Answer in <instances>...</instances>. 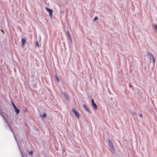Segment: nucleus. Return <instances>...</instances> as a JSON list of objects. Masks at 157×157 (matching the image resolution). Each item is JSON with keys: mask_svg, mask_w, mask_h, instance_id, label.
<instances>
[{"mask_svg": "<svg viewBox=\"0 0 157 157\" xmlns=\"http://www.w3.org/2000/svg\"><path fill=\"white\" fill-rule=\"evenodd\" d=\"M109 142L108 145L109 147V150L111 151V152L114 154L115 153V151L114 148V147L113 144V142L110 140H108Z\"/></svg>", "mask_w": 157, "mask_h": 157, "instance_id": "f257e3e1", "label": "nucleus"}, {"mask_svg": "<svg viewBox=\"0 0 157 157\" xmlns=\"http://www.w3.org/2000/svg\"><path fill=\"white\" fill-rule=\"evenodd\" d=\"M91 105L93 109L94 110H97V106L96 104L94 103L93 99H92L91 100Z\"/></svg>", "mask_w": 157, "mask_h": 157, "instance_id": "f03ea898", "label": "nucleus"}, {"mask_svg": "<svg viewBox=\"0 0 157 157\" xmlns=\"http://www.w3.org/2000/svg\"><path fill=\"white\" fill-rule=\"evenodd\" d=\"M45 10L48 13L49 16L51 17H52V9H50L47 7H45Z\"/></svg>", "mask_w": 157, "mask_h": 157, "instance_id": "7ed1b4c3", "label": "nucleus"}, {"mask_svg": "<svg viewBox=\"0 0 157 157\" xmlns=\"http://www.w3.org/2000/svg\"><path fill=\"white\" fill-rule=\"evenodd\" d=\"M72 111L74 113L76 117L78 119L80 116V115L79 113L74 109H72Z\"/></svg>", "mask_w": 157, "mask_h": 157, "instance_id": "20e7f679", "label": "nucleus"}, {"mask_svg": "<svg viewBox=\"0 0 157 157\" xmlns=\"http://www.w3.org/2000/svg\"><path fill=\"white\" fill-rule=\"evenodd\" d=\"M149 57L150 59V60L153 63H155V59L153 57V56L151 55H149Z\"/></svg>", "mask_w": 157, "mask_h": 157, "instance_id": "39448f33", "label": "nucleus"}, {"mask_svg": "<svg viewBox=\"0 0 157 157\" xmlns=\"http://www.w3.org/2000/svg\"><path fill=\"white\" fill-rule=\"evenodd\" d=\"M83 108H84V109L87 111V112H88L89 113H90V111L89 109L87 107L86 105H83Z\"/></svg>", "mask_w": 157, "mask_h": 157, "instance_id": "423d86ee", "label": "nucleus"}, {"mask_svg": "<svg viewBox=\"0 0 157 157\" xmlns=\"http://www.w3.org/2000/svg\"><path fill=\"white\" fill-rule=\"evenodd\" d=\"M67 36H68V38L69 39V40L71 42V41H72L71 38V36H70V34L69 33V32H67Z\"/></svg>", "mask_w": 157, "mask_h": 157, "instance_id": "0eeeda50", "label": "nucleus"}, {"mask_svg": "<svg viewBox=\"0 0 157 157\" xmlns=\"http://www.w3.org/2000/svg\"><path fill=\"white\" fill-rule=\"evenodd\" d=\"M63 97L67 100H68L69 99L68 97L67 94L65 93L63 94Z\"/></svg>", "mask_w": 157, "mask_h": 157, "instance_id": "6e6552de", "label": "nucleus"}, {"mask_svg": "<svg viewBox=\"0 0 157 157\" xmlns=\"http://www.w3.org/2000/svg\"><path fill=\"white\" fill-rule=\"evenodd\" d=\"M22 46H23L25 42V40L24 38H22L21 40Z\"/></svg>", "mask_w": 157, "mask_h": 157, "instance_id": "1a4fd4ad", "label": "nucleus"}, {"mask_svg": "<svg viewBox=\"0 0 157 157\" xmlns=\"http://www.w3.org/2000/svg\"><path fill=\"white\" fill-rule=\"evenodd\" d=\"M40 117L42 118H45L46 117V115L45 113H43L42 114H41Z\"/></svg>", "mask_w": 157, "mask_h": 157, "instance_id": "9d476101", "label": "nucleus"}, {"mask_svg": "<svg viewBox=\"0 0 157 157\" xmlns=\"http://www.w3.org/2000/svg\"><path fill=\"white\" fill-rule=\"evenodd\" d=\"M14 110L15 112L17 114H18L20 113V110L17 108Z\"/></svg>", "mask_w": 157, "mask_h": 157, "instance_id": "9b49d317", "label": "nucleus"}, {"mask_svg": "<svg viewBox=\"0 0 157 157\" xmlns=\"http://www.w3.org/2000/svg\"><path fill=\"white\" fill-rule=\"evenodd\" d=\"M153 28L155 31H157V25H153Z\"/></svg>", "mask_w": 157, "mask_h": 157, "instance_id": "f8f14e48", "label": "nucleus"}, {"mask_svg": "<svg viewBox=\"0 0 157 157\" xmlns=\"http://www.w3.org/2000/svg\"><path fill=\"white\" fill-rule=\"evenodd\" d=\"M35 46H36L39 47V44L37 41H36L35 43Z\"/></svg>", "mask_w": 157, "mask_h": 157, "instance_id": "ddd939ff", "label": "nucleus"}, {"mask_svg": "<svg viewBox=\"0 0 157 157\" xmlns=\"http://www.w3.org/2000/svg\"><path fill=\"white\" fill-rule=\"evenodd\" d=\"M55 79L58 82H59V78L56 76H55Z\"/></svg>", "mask_w": 157, "mask_h": 157, "instance_id": "4468645a", "label": "nucleus"}, {"mask_svg": "<svg viewBox=\"0 0 157 157\" xmlns=\"http://www.w3.org/2000/svg\"><path fill=\"white\" fill-rule=\"evenodd\" d=\"M12 105L13 108H14V109L17 108L13 102H12Z\"/></svg>", "mask_w": 157, "mask_h": 157, "instance_id": "2eb2a0df", "label": "nucleus"}, {"mask_svg": "<svg viewBox=\"0 0 157 157\" xmlns=\"http://www.w3.org/2000/svg\"><path fill=\"white\" fill-rule=\"evenodd\" d=\"M33 151H31L29 152V154L31 155H32L33 154Z\"/></svg>", "mask_w": 157, "mask_h": 157, "instance_id": "dca6fc26", "label": "nucleus"}, {"mask_svg": "<svg viewBox=\"0 0 157 157\" xmlns=\"http://www.w3.org/2000/svg\"><path fill=\"white\" fill-rule=\"evenodd\" d=\"M98 19V18L97 17H95L94 19V20L95 21L97 20Z\"/></svg>", "mask_w": 157, "mask_h": 157, "instance_id": "f3484780", "label": "nucleus"}, {"mask_svg": "<svg viewBox=\"0 0 157 157\" xmlns=\"http://www.w3.org/2000/svg\"><path fill=\"white\" fill-rule=\"evenodd\" d=\"M139 116V117H141V118H142V116L141 114H140Z\"/></svg>", "mask_w": 157, "mask_h": 157, "instance_id": "a211bd4d", "label": "nucleus"}, {"mask_svg": "<svg viewBox=\"0 0 157 157\" xmlns=\"http://www.w3.org/2000/svg\"><path fill=\"white\" fill-rule=\"evenodd\" d=\"M21 150V155H22V157H24V155H23V153H22V151H21V150Z\"/></svg>", "mask_w": 157, "mask_h": 157, "instance_id": "6ab92c4d", "label": "nucleus"}, {"mask_svg": "<svg viewBox=\"0 0 157 157\" xmlns=\"http://www.w3.org/2000/svg\"><path fill=\"white\" fill-rule=\"evenodd\" d=\"M14 137H15V135H14Z\"/></svg>", "mask_w": 157, "mask_h": 157, "instance_id": "aec40b11", "label": "nucleus"}]
</instances>
